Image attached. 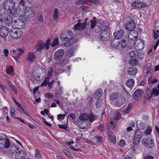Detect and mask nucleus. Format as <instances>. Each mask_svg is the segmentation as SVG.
Segmentation results:
<instances>
[{
	"mask_svg": "<svg viewBox=\"0 0 159 159\" xmlns=\"http://www.w3.org/2000/svg\"><path fill=\"white\" fill-rule=\"evenodd\" d=\"M91 28L93 29L95 27L96 32L99 31L98 30L101 31L100 36L101 39L103 40H106L109 36V33L108 29L109 28V25L107 21H102L96 24V17H94L93 19L91 20Z\"/></svg>",
	"mask_w": 159,
	"mask_h": 159,
	"instance_id": "obj_1",
	"label": "nucleus"
},
{
	"mask_svg": "<svg viewBox=\"0 0 159 159\" xmlns=\"http://www.w3.org/2000/svg\"><path fill=\"white\" fill-rule=\"evenodd\" d=\"M34 10H33L31 7H25L23 8V11L20 12V16H22L25 18L29 17H32L31 13L34 12Z\"/></svg>",
	"mask_w": 159,
	"mask_h": 159,
	"instance_id": "obj_2",
	"label": "nucleus"
},
{
	"mask_svg": "<svg viewBox=\"0 0 159 159\" xmlns=\"http://www.w3.org/2000/svg\"><path fill=\"white\" fill-rule=\"evenodd\" d=\"M22 32L19 29L11 30L10 31V35L11 38L13 39H17L20 38L22 36Z\"/></svg>",
	"mask_w": 159,
	"mask_h": 159,
	"instance_id": "obj_3",
	"label": "nucleus"
},
{
	"mask_svg": "<svg viewBox=\"0 0 159 159\" xmlns=\"http://www.w3.org/2000/svg\"><path fill=\"white\" fill-rule=\"evenodd\" d=\"M12 25L17 29H20L23 28L25 25L24 20L20 18H16L14 19L12 22Z\"/></svg>",
	"mask_w": 159,
	"mask_h": 159,
	"instance_id": "obj_4",
	"label": "nucleus"
},
{
	"mask_svg": "<svg viewBox=\"0 0 159 159\" xmlns=\"http://www.w3.org/2000/svg\"><path fill=\"white\" fill-rule=\"evenodd\" d=\"M121 118V114L120 113H117L116 114V116L113 117H111L110 120V124L111 127L112 129L115 128L117 125V122L116 121H113L115 120L116 121L119 120Z\"/></svg>",
	"mask_w": 159,
	"mask_h": 159,
	"instance_id": "obj_5",
	"label": "nucleus"
},
{
	"mask_svg": "<svg viewBox=\"0 0 159 159\" xmlns=\"http://www.w3.org/2000/svg\"><path fill=\"white\" fill-rule=\"evenodd\" d=\"M15 2L13 0H7L4 2L3 7L6 10H10L13 8Z\"/></svg>",
	"mask_w": 159,
	"mask_h": 159,
	"instance_id": "obj_6",
	"label": "nucleus"
},
{
	"mask_svg": "<svg viewBox=\"0 0 159 159\" xmlns=\"http://www.w3.org/2000/svg\"><path fill=\"white\" fill-rule=\"evenodd\" d=\"M141 142L143 146L149 148H152L154 145V141L149 138L142 139Z\"/></svg>",
	"mask_w": 159,
	"mask_h": 159,
	"instance_id": "obj_7",
	"label": "nucleus"
},
{
	"mask_svg": "<svg viewBox=\"0 0 159 159\" xmlns=\"http://www.w3.org/2000/svg\"><path fill=\"white\" fill-rule=\"evenodd\" d=\"M2 21L4 25L7 26L9 25L12 23V18L11 16L8 14V13H6L5 14L2 19Z\"/></svg>",
	"mask_w": 159,
	"mask_h": 159,
	"instance_id": "obj_8",
	"label": "nucleus"
},
{
	"mask_svg": "<svg viewBox=\"0 0 159 159\" xmlns=\"http://www.w3.org/2000/svg\"><path fill=\"white\" fill-rule=\"evenodd\" d=\"M144 47V42L140 39H138L135 41L134 47L137 50L139 51L142 50Z\"/></svg>",
	"mask_w": 159,
	"mask_h": 159,
	"instance_id": "obj_9",
	"label": "nucleus"
},
{
	"mask_svg": "<svg viewBox=\"0 0 159 159\" xmlns=\"http://www.w3.org/2000/svg\"><path fill=\"white\" fill-rule=\"evenodd\" d=\"M10 145L9 140L7 138L0 139V149L3 148H8Z\"/></svg>",
	"mask_w": 159,
	"mask_h": 159,
	"instance_id": "obj_10",
	"label": "nucleus"
},
{
	"mask_svg": "<svg viewBox=\"0 0 159 159\" xmlns=\"http://www.w3.org/2000/svg\"><path fill=\"white\" fill-rule=\"evenodd\" d=\"M86 22L80 23L79 20L78 21V23L74 26V28L75 30L82 31L84 30L86 26Z\"/></svg>",
	"mask_w": 159,
	"mask_h": 159,
	"instance_id": "obj_11",
	"label": "nucleus"
},
{
	"mask_svg": "<svg viewBox=\"0 0 159 159\" xmlns=\"http://www.w3.org/2000/svg\"><path fill=\"white\" fill-rule=\"evenodd\" d=\"M135 27V23L133 20L131 19L129 22H127L125 25V29L129 31L133 30Z\"/></svg>",
	"mask_w": 159,
	"mask_h": 159,
	"instance_id": "obj_12",
	"label": "nucleus"
},
{
	"mask_svg": "<svg viewBox=\"0 0 159 159\" xmlns=\"http://www.w3.org/2000/svg\"><path fill=\"white\" fill-rule=\"evenodd\" d=\"M9 29L7 27L3 26L0 29V36L2 38H6L8 35Z\"/></svg>",
	"mask_w": 159,
	"mask_h": 159,
	"instance_id": "obj_13",
	"label": "nucleus"
},
{
	"mask_svg": "<svg viewBox=\"0 0 159 159\" xmlns=\"http://www.w3.org/2000/svg\"><path fill=\"white\" fill-rule=\"evenodd\" d=\"M64 52L62 49L58 50L54 54V58L57 61H59L61 58L64 55Z\"/></svg>",
	"mask_w": 159,
	"mask_h": 159,
	"instance_id": "obj_14",
	"label": "nucleus"
},
{
	"mask_svg": "<svg viewBox=\"0 0 159 159\" xmlns=\"http://www.w3.org/2000/svg\"><path fill=\"white\" fill-rule=\"evenodd\" d=\"M126 99L124 96H120L117 99L115 103V105L118 107H120L125 103Z\"/></svg>",
	"mask_w": 159,
	"mask_h": 159,
	"instance_id": "obj_15",
	"label": "nucleus"
},
{
	"mask_svg": "<svg viewBox=\"0 0 159 159\" xmlns=\"http://www.w3.org/2000/svg\"><path fill=\"white\" fill-rule=\"evenodd\" d=\"M26 157V153L23 150H20L16 153V159H25Z\"/></svg>",
	"mask_w": 159,
	"mask_h": 159,
	"instance_id": "obj_16",
	"label": "nucleus"
},
{
	"mask_svg": "<svg viewBox=\"0 0 159 159\" xmlns=\"http://www.w3.org/2000/svg\"><path fill=\"white\" fill-rule=\"evenodd\" d=\"M138 33L137 31L132 30L129 33L128 37L130 40H133L138 38Z\"/></svg>",
	"mask_w": 159,
	"mask_h": 159,
	"instance_id": "obj_17",
	"label": "nucleus"
},
{
	"mask_svg": "<svg viewBox=\"0 0 159 159\" xmlns=\"http://www.w3.org/2000/svg\"><path fill=\"white\" fill-rule=\"evenodd\" d=\"M143 92L142 89H138L136 90L133 94V97L135 99H137L138 98L142 97Z\"/></svg>",
	"mask_w": 159,
	"mask_h": 159,
	"instance_id": "obj_18",
	"label": "nucleus"
},
{
	"mask_svg": "<svg viewBox=\"0 0 159 159\" xmlns=\"http://www.w3.org/2000/svg\"><path fill=\"white\" fill-rule=\"evenodd\" d=\"M36 58V56L33 52H29L27 56V60L29 62H32Z\"/></svg>",
	"mask_w": 159,
	"mask_h": 159,
	"instance_id": "obj_19",
	"label": "nucleus"
},
{
	"mask_svg": "<svg viewBox=\"0 0 159 159\" xmlns=\"http://www.w3.org/2000/svg\"><path fill=\"white\" fill-rule=\"evenodd\" d=\"M103 94V90L101 89H99L97 90L94 95L95 98L97 99H100V98L102 97Z\"/></svg>",
	"mask_w": 159,
	"mask_h": 159,
	"instance_id": "obj_20",
	"label": "nucleus"
},
{
	"mask_svg": "<svg viewBox=\"0 0 159 159\" xmlns=\"http://www.w3.org/2000/svg\"><path fill=\"white\" fill-rule=\"evenodd\" d=\"M125 33L124 30L122 29H120L116 32L115 38L117 39L121 38L124 35Z\"/></svg>",
	"mask_w": 159,
	"mask_h": 159,
	"instance_id": "obj_21",
	"label": "nucleus"
},
{
	"mask_svg": "<svg viewBox=\"0 0 159 159\" xmlns=\"http://www.w3.org/2000/svg\"><path fill=\"white\" fill-rule=\"evenodd\" d=\"M107 134L111 141L114 143H116V137L114 134L112 133L110 130L107 131Z\"/></svg>",
	"mask_w": 159,
	"mask_h": 159,
	"instance_id": "obj_22",
	"label": "nucleus"
},
{
	"mask_svg": "<svg viewBox=\"0 0 159 159\" xmlns=\"http://www.w3.org/2000/svg\"><path fill=\"white\" fill-rule=\"evenodd\" d=\"M10 14H11L13 16H16V15L20 14V11L19 9L16 8H13L10 10Z\"/></svg>",
	"mask_w": 159,
	"mask_h": 159,
	"instance_id": "obj_23",
	"label": "nucleus"
},
{
	"mask_svg": "<svg viewBox=\"0 0 159 159\" xmlns=\"http://www.w3.org/2000/svg\"><path fill=\"white\" fill-rule=\"evenodd\" d=\"M134 80L133 79H129L125 83L126 85L129 88H132L134 85Z\"/></svg>",
	"mask_w": 159,
	"mask_h": 159,
	"instance_id": "obj_24",
	"label": "nucleus"
},
{
	"mask_svg": "<svg viewBox=\"0 0 159 159\" xmlns=\"http://www.w3.org/2000/svg\"><path fill=\"white\" fill-rule=\"evenodd\" d=\"M134 136L141 139L143 136V134L141 130L138 129L135 130Z\"/></svg>",
	"mask_w": 159,
	"mask_h": 159,
	"instance_id": "obj_25",
	"label": "nucleus"
},
{
	"mask_svg": "<svg viewBox=\"0 0 159 159\" xmlns=\"http://www.w3.org/2000/svg\"><path fill=\"white\" fill-rule=\"evenodd\" d=\"M44 42H42L38 44L36 47L35 49L37 51H41L44 48H45Z\"/></svg>",
	"mask_w": 159,
	"mask_h": 159,
	"instance_id": "obj_26",
	"label": "nucleus"
},
{
	"mask_svg": "<svg viewBox=\"0 0 159 159\" xmlns=\"http://www.w3.org/2000/svg\"><path fill=\"white\" fill-rule=\"evenodd\" d=\"M137 72V69L134 67L129 68L127 70L128 74L130 75H135Z\"/></svg>",
	"mask_w": 159,
	"mask_h": 159,
	"instance_id": "obj_27",
	"label": "nucleus"
},
{
	"mask_svg": "<svg viewBox=\"0 0 159 159\" xmlns=\"http://www.w3.org/2000/svg\"><path fill=\"white\" fill-rule=\"evenodd\" d=\"M89 114L87 113H84L81 114L79 116V119L81 120L84 121L88 120Z\"/></svg>",
	"mask_w": 159,
	"mask_h": 159,
	"instance_id": "obj_28",
	"label": "nucleus"
},
{
	"mask_svg": "<svg viewBox=\"0 0 159 159\" xmlns=\"http://www.w3.org/2000/svg\"><path fill=\"white\" fill-rule=\"evenodd\" d=\"M129 54L131 58H136L139 57V56L138 52L136 51H131L129 52Z\"/></svg>",
	"mask_w": 159,
	"mask_h": 159,
	"instance_id": "obj_29",
	"label": "nucleus"
},
{
	"mask_svg": "<svg viewBox=\"0 0 159 159\" xmlns=\"http://www.w3.org/2000/svg\"><path fill=\"white\" fill-rule=\"evenodd\" d=\"M88 120L91 122H93L97 118V116L94 115L93 114L91 113L89 114Z\"/></svg>",
	"mask_w": 159,
	"mask_h": 159,
	"instance_id": "obj_30",
	"label": "nucleus"
},
{
	"mask_svg": "<svg viewBox=\"0 0 159 159\" xmlns=\"http://www.w3.org/2000/svg\"><path fill=\"white\" fill-rule=\"evenodd\" d=\"M59 12L57 8H55L54 10L53 17L54 20H57L58 18Z\"/></svg>",
	"mask_w": 159,
	"mask_h": 159,
	"instance_id": "obj_31",
	"label": "nucleus"
},
{
	"mask_svg": "<svg viewBox=\"0 0 159 159\" xmlns=\"http://www.w3.org/2000/svg\"><path fill=\"white\" fill-rule=\"evenodd\" d=\"M152 95L153 96H157L159 94V91L156 88H154L151 91Z\"/></svg>",
	"mask_w": 159,
	"mask_h": 159,
	"instance_id": "obj_32",
	"label": "nucleus"
},
{
	"mask_svg": "<svg viewBox=\"0 0 159 159\" xmlns=\"http://www.w3.org/2000/svg\"><path fill=\"white\" fill-rule=\"evenodd\" d=\"M145 98L148 99H149L152 97V95L151 91H150L149 89H148L146 91V94L145 96Z\"/></svg>",
	"mask_w": 159,
	"mask_h": 159,
	"instance_id": "obj_33",
	"label": "nucleus"
},
{
	"mask_svg": "<svg viewBox=\"0 0 159 159\" xmlns=\"http://www.w3.org/2000/svg\"><path fill=\"white\" fill-rule=\"evenodd\" d=\"M118 94L116 93H112L110 95L109 99L111 100H114L118 97Z\"/></svg>",
	"mask_w": 159,
	"mask_h": 159,
	"instance_id": "obj_34",
	"label": "nucleus"
},
{
	"mask_svg": "<svg viewBox=\"0 0 159 159\" xmlns=\"http://www.w3.org/2000/svg\"><path fill=\"white\" fill-rule=\"evenodd\" d=\"M152 131V128L150 126H148L144 132V134L147 135L151 134Z\"/></svg>",
	"mask_w": 159,
	"mask_h": 159,
	"instance_id": "obj_35",
	"label": "nucleus"
},
{
	"mask_svg": "<svg viewBox=\"0 0 159 159\" xmlns=\"http://www.w3.org/2000/svg\"><path fill=\"white\" fill-rule=\"evenodd\" d=\"M96 103V106L98 108H100L102 105V101L101 99H97Z\"/></svg>",
	"mask_w": 159,
	"mask_h": 159,
	"instance_id": "obj_36",
	"label": "nucleus"
},
{
	"mask_svg": "<svg viewBox=\"0 0 159 159\" xmlns=\"http://www.w3.org/2000/svg\"><path fill=\"white\" fill-rule=\"evenodd\" d=\"M37 20L41 22H43L44 21L43 17V14L42 11L39 12V14L37 16Z\"/></svg>",
	"mask_w": 159,
	"mask_h": 159,
	"instance_id": "obj_37",
	"label": "nucleus"
},
{
	"mask_svg": "<svg viewBox=\"0 0 159 159\" xmlns=\"http://www.w3.org/2000/svg\"><path fill=\"white\" fill-rule=\"evenodd\" d=\"M52 71L53 70L52 68L51 67H49L48 69L47 77L46 78H48V79H49L52 75Z\"/></svg>",
	"mask_w": 159,
	"mask_h": 159,
	"instance_id": "obj_38",
	"label": "nucleus"
},
{
	"mask_svg": "<svg viewBox=\"0 0 159 159\" xmlns=\"http://www.w3.org/2000/svg\"><path fill=\"white\" fill-rule=\"evenodd\" d=\"M60 38L61 40L63 41H66L69 39L65 32L61 34Z\"/></svg>",
	"mask_w": 159,
	"mask_h": 159,
	"instance_id": "obj_39",
	"label": "nucleus"
},
{
	"mask_svg": "<svg viewBox=\"0 0 159 159\" xmlns=\"http://www.w3.org/2000/svg\"><path fill=\"white\" fill-rule=\"evenodd\" d=\"M63 151L64 153L67 156V157L70 159H73V157L71 155V153L68 151H67L66 149H63Z\"/></svg>",
	"mask_w": 159,
	"mask_h": 159,
	"instance_id": "obj_40",
	"label": "nucleus"
},
{
	"mask_svg": "<svg viewBox=\"0 0 159 159\" xmlns=\"http://www.w3.org/2000/svg\"><path fill=\"white\" fill-rule=\"evenodd\" d=\"M59 44L57 38H55L52 42L51 45L52 47H55L57 46Z\"/></svg>",
	"mask_w": 159,
	"mask_h": 159,
	"instance_id": "obj_41",
	"label": "nucleus"
},
{
	"mask_svg": "<svg viewBox=\"0 0 159 159\" xmlns=\"http://www.w3.org/2000/svg\"><path fill=\"white\" fill-rule=\"evenodd\" d=\"M141 139L136 137L135 136H134L133 140V143L134 145H137L139 143Z\"/></svg>",
	"mask_w": 159,
	"mask_h": 159,
	"instance_id": "obj_42",
	"label": "nucleus"
},
{
	"mask_svg": "<svg viewBox=\"0 0 159 159\" xmlns=\"http://www.w3.org/2000/svg\"><path fill=\"white\" fill-rule=\"evenodd\" d=\"M130 64L132 66H136L138 63V61L136 59H130L129 60Z\"/></svg>",
	"mask_w": 159,
	"mask_h": 159,
	"instance_id": "obj_43",
	"label": "nucleus"
},
{
	"mask_svg": "<svg viewBox=\"0 0 159 159\" xmlns=\"http://www.w3.org/2000/svg\"><path fill=\"white\" fill-rule=\"evenodd\" d=\"M140 3L141 2L139 1L134 2L131 3V6L134 7L139 8V6Z\"/></svg>",
	"mask_w": 159,
	"mask_h": 159,
	"instance_id": "obj_44",
	"label": "nucleus"
},
{
	"mask_svg": "<svg viewBox=\"0 0 159 159\" xmlns=\"http://www.w3.org/2000/svg\"><path fill=\"white\" fill-rule=\"evenodd\" d=\"M87 0H76L75 4L77 5H81L84 3H86Z\"/></svg>",
	"mask_w": 159,
	"mask_h": 159,
	"instance_id": "obj_45",
	"label": "nucleus"
},
{
	"mask_svg": "<svg viewBox=\"0 0 159 159\" xmlns=\"http://www.w3.org/2000/svg\"><path fill=\"white\" fill-rule=\"evenodd\" d=\"M35 157L37 159H39L41 157L40 152L38 149H36Z\"/></svg>",
	"mask_w": 159,
	"mask_h": 159,
	"instance_id": "obj_46",
	"label": "nucleus"
},
{
	"mask_svg": "<svg viewBox=\"0 0 159 159\" xmlns=\"http://www.w3.org/2000/svg\"><path fill=\"white\" fill-rule=\"evenodd\" d=\"M67 112H66L65 113V114H59L57 115L58 118L57 119L59 120H62L64 119L65 117L66 116V114H67Z\"/></svg>",
	"mask_w": 159,
	"mask_h": 159,
	"instance_id": "obj_47",
	"label": "nucleus"
},
{
	"mask_svg": "<svg viewBox=\"0 0 159 159\" xmlns=\"http://www.w3.org/2000/svg\"><path fill=\"white\" fill-rule=\"evenodd\" d=\"M68 55L69 57H71L74 55V49L71 48V49L69 50L68 52Z\"/></svg>",
	"mask_w": 159,
	"mask_h": 159,
	"instance_id": "obj_48",
	"label": "nucleus"
},
{
	"mask_svg": "<svg viewBox=\"0 0 159 159\" xmlns=\"http://www.w3.org/2000/svg\"><path fill=\"white\" fill-rule=\"evenodd\" d=\"M159 30H157L156 32L155 31H153V34H154V38L155 39H156L158 38L159 37Z\"/></svg>",
	"mask_w": 159,
	"mask_h": 159,
	"instance_id": "obj_49",
	"label": "nucleus"
},
{
	"mask_svg": "<svg viewBox=\"0 0 159 159\" xmlns=\"http://www.w3.org/2000/svg\"><path fill=\"white\" fill-rule=\"evenodd\" d=\"M51 43V41L50 39H48L46 41V43H45V48L48 49L49 48V45Z\"/></svg>",
	"mask_w": 159,
	"mask_h": 159,
	"instance_id": "obj_50",
	"label": "nucleus"
},
{
	"mask_svg": "<svg viewBox=\"0 0 159 159\" xmlns=\"http://www.w3.org/2000/svg\"><path fill=\"white\" fill-rule=\"evenodd\" d=\"M58 126L59 128L66 130L67 131H69L67 129L68 128V127L67 125H60L59 124Z\"/></svg>",
	"mask_w": 159,
	"mask_h": 159,
	"instance_id": "obj_51",
	"label": "nucleus"
},
{
	"mask_svg": "<svg viewBox=\"0 0 159 159\" xmlns=\"http://www.w3.org/2000/svg\"><path fill=\"white\" fill-rule=\"evenodd\" d=\"M49 79H48V78H46L45 80L43 82L41 85V86H45L47 85V84L49 81Z\"/></svg>",
	"mask_w": 159,
	"mask_h": 159,
	"instance_id": "obj_52",
	"label": "nucleus"
},
{
	"mask_svg": "<svg viewBox=\"0 0 159 159\" xmlns=\"http://www.w3.org/2000/svg\"><path fill=\"white\" fill-rule=\"evenodd\" d=\"M6 70L7 74H11L13 71V68L12 66H10L7 68Z\"/></svg>",
	"mask_w": 159,
	"mask_h": 159,
	"instance_id": "obj_53",
	"label": "nucleus"
},
{
	"mask_svg": "<svg viewBox=\"0 0 159 159\" xmlns=\"http://www.w3.org/2000/svg\"><path fill=\"white\" fill-rule=\"evenodd\" d=\"M20 111L21 113H24L28 116H29L30 114V112L27 110H20Z\"/></svg>",
	"mask_w": 159,
	"mask_h": 159,
	"instance_id": "obj_54",
	"label": "nucleus"
},
{
	"mask_svg": "<svg viewBox=\"0 0 159 159\" xmlns=\"http://www.w3.org/2000/svg\"><path fill=\"white\" fill-rule=\"evenodd\" d=\"M45 97L48 99H50L53 97V95L52 93H48L45 94Z\"/></svg>",
	"mask_w": 159,
	"mask_h": 159,
	"instance_id": "obj_55",
	"label": "nucleus"
},
{
	"mask_svg": "<svg viewBox=\"0 0 159 159\" xmlns=\"http://www.w3.org/2000/svg\"><path fill=\"white\" fill-rule=\"evenodd\" d=\"M98 129L101 132L104 131V127L103 124H100L98 127Z\"/></svg>",
	"mask_w": 159,
	"mask_h": 159,
	"instance_id": "obj_56",
	"label": "nucleus"
},
{
	"mask_svg": "<svg viewBox=\"0 0 159 159\" xmlns=\"http://www.w3.org/2000/svg\"><path fill=\"white\" fill-rule=\"evenodd\" d=\"M54 83L55 81L54 80H52L51 82L48 83V84L50 89H51L52 88Z\"/></svg>",
	"mask_w": 159,
	"mask_h": 159,
	"instance_id": "obj_57",
	"label": "nucleus"
},
{
	"mask_svg": "<svg viewBox=\"0 0 159 159\" xmlns=\"http://www.w3.org/2000/svg\"><path fill=\"white\" fill-rule=\"evenodd\" d=\"M94 139H96V141L98 143L101 142H102V137L96 135Z\"/></svg>",
	"mask_w": 159,
	"mask_h": 159,
	"instance_id": "obj_58",
	"label": "nucleus"
},
{
	"mask_svg": "<svg viewBox=\"0 0 159 159\" xmlns=\"http://www.w3.org/2000/svg\"><path fill=\"white\" fill-rule=\"evenodd\" d=\"M6 13L4 12L3 11L0 9V19H1V20H2L5 14H6Z\"/></svg>",
	"mask_w": 159,
	"mask_h": 159,
	"instance_id": "obj_59",
	"label": "nucleus"
},
{
	"mask_svg": "<svg viewBox=\"0 0 159 159\" xmlns=\"http://www.w3.org/2000/svg\"><path fill=\"white\" fill-rule=\"evenodd\" d=\"M62 90L61 87H59L58 89H57L56 91V93L57 94H61L62 93Z\"/></svg>",
	"mask_w": 159,
	"mask_h": 159,
	"instance_id": "obj_60",
	"label": "nucleus"
},
{
	"mask_svg": "<svg viewBox=\"0 0 159 159\" xmlns=\"http://www.w3.org/2000/svg\"><path fill=\"white\" fill-rule=\"evenodd\" d=\"M143 159H154V158L152 155L148 154L144 157Z\"/></svg>",
	"mask_w": 159,
	"mask_h": 159,
	"instance_id": "obj_61",
	"label": "nucleus"
},
{
	"mask_svg": "<svg viewBox=\"0 0 159 159\" xmlns=\"http://www.w3.org/2000/svg\"><path fill=\"white\" fill-rule=\"evenodd\" d=\"M7 82L9 84V87L10 89L12 90L14 89H15L14 86L13 85L11 82L9 80H7Z\"/></svg>",
	"mask_w": 159,
	"mask_h": 159,
	"instance_id": "obj_62",
	"label": "nucleus"
},
{
	"mask_svg": "<svg viewBox=\"0 0 159 159\" xmlns=\"http://www.w3.org/2000/svg\"><path fill=\"white\" fill-rule=\"evenodd\" d=\"M68 37L69 36L70 37H71L73 35V33L72 31L70 30H67L65 31Z\"/></svg>",
	"mask_w": 159,
	"mask_h": 159,
	"instance_id": "obj_63",
	"label": "nucleus"
},
{
	"mask_svg": "<svg viewBox=\"0 0 159 159\" xmlns=\"http://www.w3.org/2000/svg\"><path fill=\"white\" fill-rule=\"evenodd\" d=\"M121 46L122 47H125L127 46V44L126 41L124 39H123L121 43Z\"/></svg>",
	"mask_w": 159,
	"mask_h": 159,
	"instance_id": "obj_64",
	"label": "nucleus"
}]
</instances>
